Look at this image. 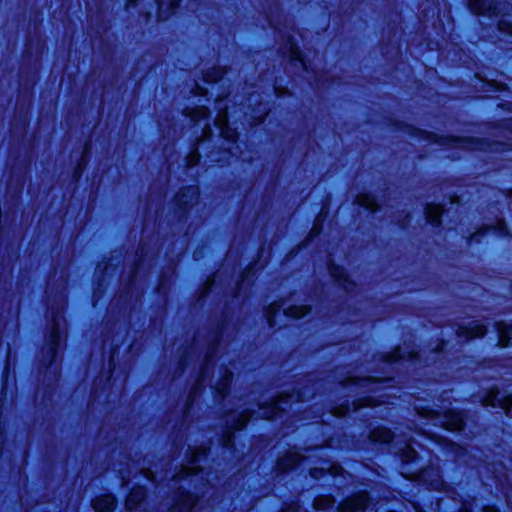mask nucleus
I'll return each mask as SVG.
<instances>
[{
	"instance_id": "nucleus-1",
	"label": "nucleus",
	"mask_w": 512,
	"mask_h": 512,
	"mask_svg": "<svg viewBox=\"0 0 512 512\" xmlns=\"http://www.w3.org/2000/svg\"><path fill=\"white\" fill-rule=\"evenodd\" d=\"M376 356L381 367H377L373 371L379 375H354L348 372L337 381L338 386L343 389L356 388L364 391L353 400L350 399V396L344 395L340 406L349 408L352 405L354 409H375L384 406L388 403L389 396L382 390L395 381L396 366L406 361L416 364L421 360L419 350L405 351L399 344L394 345L389 351L375 354L373 358Z\"/></svg>"
},
{
	"instance_id": "nucleus-2",
	"label": "nucleus",
	"mask_w": 512,
	"mask_h": 512,
	"mask_svg": "<svg viewBox=\"0 0 512 512\" xmlns=\"http://www.w3.org/2000/svg\"><path fill=\"white\" fill-rule=\"evenodd\" d=\"M317 379L312 372H297L290 376V387L283 389L276 394L272 395L260 405L264 409L263 413L255 411L248 412H232L224 411L214 414L197 413L190 414L183 411L181 413L170 414L164 413H145V412H130V413H103V414H90L89 412H77L74 416H326L325 413H305L293 412L290 413L286 410L287 407L293 404L306 403L312 400L315 396V386Z\"/></svg>"
},
{
	"instance_id": "nucleus-3",
	"label": "nucleus",
	"mask_w": 512,
	"mask_h": 512,
	"mask_svg": "<svg viewBox=\"0 0 512 512\" xmlns=\"http://www.w3.org/2000/svg\"><path fill=\"white\" fill-rule=\"evenodd\" d=\"M388 126L396 132L430 145H439L446 150L466 152H511L512 144L498 139L454 134H438L397 118H389Z\"/></svg>"
},
{
	"instance_id": "nucleus-4",
	"label": "nucleus",
	"mask_w": 512,
	"mask_h": 512,
	"mask_svg": "<svg viewBox=\"0 0 512 512\" xmlns=\"http://www.w3.org/2000/svg\"><path fill=\"white\" fill-rule=\"evenodd\" d=\"M63 308L55 306L51 308V317L48 320L47 328L44 334V343L41 347V358L36 364L37 381L42 377V388L44 392L52 388L51 376L59 374V360L63 341L65 339V330L61 326L60 320L63 318Z\"/></svg>"
},
{
	"instance_id": "nucleus-5",
	"label": "nucleus",
	"mask_w": 512,
	"mask_h": 512,
	"mask_svg": "<svg viewBox=\"0 0 512 512\" xmlns=\"http://www.w3.org/2000/svg\"><path fill=\"white\" fill-rule=\"evenodd\" d=\"M224 332V322L218 321L213 328V338L209 341L204 355V359L200 363L193 383L190 385L187 393L188 400H194L198 395L205 391L207 387L206 380L212 377L209 366L216 356L219 342Z\"/></svg>"
},
{
	"instance_id": "nucleus-6",
	"label": "nucleus",
	"mask_w": 512,
	"mask_h": 512,
	"mask_svg": "<svg viewBox=\"0 0 512 512\" xmlns=\"http://www.w3.org/2000/svg\"><path fill=\"white\" fill-rule=\"evenodd\" d=\"M480 401L485 407L499 410L490 416H512L511 391H505L498 385L493 384L481 390Z\"/></svg>"
},
{
	"instance_id": "nucleus-7",
	"label": "nucleus",
	"mask_w": 512,
	"mask_h": 512,
	"mask_svg": "<svg viewBox=\"0 0 512 512\" xmlns=\"http://www.w3.org/2000/svg\"><path fill=\"white\" fill-rule=\"evenodd\" d=\"M200 196V189L195 184L182 185L172 197V208L179 223L186 222Z\"/></svg>"
},
{
	"instance_id": "nucleus-8",
	"label": "nucleus",
	"mask_w": 512,
	"mask_h": 512,
	"mask_svg": "<svg viewBox=\"0 0 512 512\" xmlns=\"http://www.w3.org/2000/svg\"><path fill=\"white\" fill-rule=\"evenodd\" d=\"M208 449L204 447H198L191 450V459L189 465L182 466L179 473L175 476L177 481L190 479V482H194V489L199 491V486H204V481L209 482V473L204 472V469L197 465V463L204 457H206Z\"/></svg>"
},
{
	"instance_id": "nucleus-9",
	"label": "nucleus",
	"mask_w": 512,
	"mask_h": 512,
	"mask_svg": "<svg viewBox=\"0 0 512 512\" xmlns=\"http://www.w3.org/2000/svg\"><path fill=\"white\" fill-rule=\"evenodd\" d=\"M279 54L293 69H301L305 73L315 72L311 68L309 58L301 49L298 41L290 34L286 36L285 42L279 48Z\"/></svg>"
},
{
	"instance_id": "nucleus-10",
	"label": "nucleus",
	"mask_w": 512,
	"mask_h": 512,
	"mask_svg": "<svg viewBox=\"0 0 512 512\" xmlns=\"http://www.w3.org/2000/svg\"><path fill=\"white\" fill-rule=\"evenodd\" d=\"M325 266L332 284L337 289L348 295L357 289L358 284L356 280L353 279L349 270L343 264L337 263L333 258L328 257Z\"/></svg>"
},
{
	"instance_id": "nucleus-11",
	"label": "nucleus",
	"mask_w": 512,
	"mask_h": 512,
	"mask_svg": "<svg viewBox=\"0 0 512 512\" xmlns=\"http://www.w3.org/2000/svg\"><path fill=\"white\" fill-rule=\"evenodd\" d=\"M235 374L225 363L219 368L217 380L209 386L213 401L216 404H223L232 392Z\"/></svg>"
},
{
	"instance_id": "nucleus-12",
	"label": "nucleus",
	"mask_w": 512,
	"mask_h": 512,
	"mask_svg": "<svg viewBox=\"0 0 512 512\" xmlns=\"http://www.w3.org/2000/svg\"><path fill=\"white\" fill-rule=\"evenodd\" d=\"M487 333L488 327L481 320H473L468 324H458L454 330L455 336L464 343L482 340Z\"/></svg>"
},
{
	"instance_id": "nucleus-13",
	"label": "nucleus",
	"mask_w": 512,
	"mask_h": 512,
	"mask_svg": "<svg viewBox=\"0 0 512 512\" xmlns=\"http://www.w3.org/2000/svg\"><path fill=\"white\" fill-rule=\"evenodd\" d=\"M468 11L474 16L496 18L501 14V3L498 0H464Z\"/></svg>"
},
{
	"instance_id": "nucleus-14",
	"label": "nucleus",
	"mask_w": 512,
	"mask_h": 512,
	"mask_svg": "<svg viewBox=\"0 0 512 512\" xmlns=\"http://www.w3.org/2000/svg\"><path fill=\"white\" fill-rule=\"evenodd\" d=\"M446 212L445 205L441 202L431 201L425 203L423 207V215L425 223L436 232L444 229V214Z\"/></svg>"
},
{
	"instance_id": "nucleus-15",
	"label": "nucleus",
	"mask_w": 512,
	"mask_h": 512,
	"mask_svg": "<svg viewBox=\"0 0 512 512\" xmlns=\"http://www.w3.org/2000/svg\"><path fill=\"white\" fill-rule=\"evenodd\" d=\"M112 257L105 258L102 262H99L95 268V288L93 296L96 297L98 293H104L107 288L108 270L115 271L117 269V263H113Z\"/></svg>"
},
{
	"instance_id": "nucleus-16",
	"label": "nucleus",
	"mask_w": 512,
	"mask_h": 512,
	"mask_svg": "<svg viewBox=\"0 0 512 512\" xmlns=\"http://www.w3.org/2000/svg\"><path fill=\"white\" fill-rule=\"evenodd\" d=\"M493 328L497 338L496 346L499 349L512 347V320H496Z\"/></svg>"
},
{
	"instance_id": "nucleus-17",
	"label": "nucleus",
	"mask_w": 512,
	"mask_h": 512,
	"mask_svg": "<svg viewBox=\"0 0 512 512\" xmlns=\"http://www.w3.org/2000/svg\"><path fill=\"white\" fill-rule=\"evenodd\" d=\"M156 4V16L159 22H166L176 16L181 8L183 0H154Z\"/></svg>"
},
{
	"instance_id": "nucleus-18",
	"label": "nucleus",
	"mask_w": 512,
	"mask_h": 512,
	"mask_svg": "<svg viewBox=\"0 0 512 512\" xmlns=\"http://www.w3.org/2000/svg\"><path fill=\"white\" fill-rule=\"evenodd\" d=\"M112 379H107L103 370H100L91 380L89 388V400L91 402L100 401L108 389Z\"/></svg>"
},
{
	"instance_id": "nucleus-19",
	"label": "nucleus",
	"mask_w": 512,
	"mask_h": 512,
	"mask_svg": "<svg viewBox=\"0 0 512 512\" xmlns=\"http://www.w3.org/2000/svg\"><path fill=\"white\" fill-rule=\"evenodd\" d=\"M329 216V206L326 202H322L319 211L314 217L312 227L306 236L307 241L319 238L324 231V223Z\"/></svg>"
},
{
	"instance_id": "nucleus-20",
	"label": "nucleus",
	"mask_w": 512,
	"mask_h": 512,
	"mask_svg": "<svg viewBox=\"0 0 512 512\" xmlns=\"http://www.w3.org/2000/svg\"><path fill=\"white\" fill-rule=\"evenodd\" d=\"M369 503L367 492H361L351 498L346 499L338 506V512H362Z\"/></svg>"
},
{
	"instance_id": "nucleus-21",
	"label": "nucleus",
	"mask_w": 512,
	"mask_h": 512,
	"mask_svg": "<svg viewBox=\"0 0 512 512\" xmlns=\"http://www.w3.org/2000/svg\"><path fill=\"white\" fill-rule=\"evenodd\" d=\"M219 137L223 142L230 145V147H219V153L228 157L233 156L232 147L235 146L240 139V133L237 128L231 127L230 125L221 127L219 130Z\"/></svg>"
},
{
	"instance_id": "nucleus-22",
	"label": "nucleus",
	"mask_w": 512,
	"mask_h": 512,
	"mask_svg": "<svg viewBox=\"0 0 512 512\" xmlns=\"http://www.w3.org/2000/svg\"><path fill=\"white\" fill-rule=\"evenodd\" d=\"M227 72V66L214 64L201 71V80L206 85H215L223 80Z\"/></svg>"
},
{
	"instance_id": "nucleus-23",
	"label": "nucleus",
	"mask_w": 512,
	"mask_h": 512,
	"mask_svg": "<svg viewBox=\"0 0 512 512\" xmlns=\"http://www.w3.org/2000/svg\"><path fill=\"white\" fill-rule=\"evenodd\" d=\"M487 236L494 235L500 239L512 240V231L503 217H496L493 224H484Z\"/></svg>"
},
{
	"instance_id": "nucleus-24",
	"label": "nucleus",
	"mask_w": 512,
	"mask_h": 512,
	"mask_svg": "<svg viewBox=\"0 0 512 512\" xmlns=\"http://www.w3.org/2000/svg\"><path fill=\"white\" fill-rule=\"evenodd\" d=\"M354 204L367 211L368 213H373L377 211L378 208V200L377 196L372 191H363L360 192L355 200Z\"/></svg>"
},
{
	"instance_id": "nucleus-25",
	"label": "nucleus",
	"mask_w": 512,
	"mask_h": 512,
	"mask_svg": "<svg viewBox=\"0 0 512 512\" xmlns=\"http://www.w3.org/2000/svg\"><path fill=\"white\" fill-rule=\"evenodd\" d=\"M198 499L191 493H181L172 506L171 512H192L197 506Z\"/></svg>"
},
{
	"instance_id": "nucleus-26",
	"label": "nucleus",
	"mask_w": 512,
	"mask_h": 512,
	"mask_svg": "<svg viewBox=\"0 0 512 512\" xmlns=\"http://www.w3.org/2000/svg\"><path fill=\"white\" fill-rule=\"evenodd\" d=\"M90 147V142L86 141L83 146V151L81 152L79 158L77 159L73 170H72V181L78 182L89 163V156L87 154V150Z\"/></svg>"
},
{
	"instance_id": "nucleus-27",
	"label": "nucleus",
	"mask_w": 512,
	"mask_h": 512,
	"mask_svg": "<svg viewBox=\"0 0 512 512\" xmlns=\"http://www.w3.org/2000/svg\"><path fill=\"white\" fill-rule=\"evenodd\" d=\"M304 457L297 451H289L277 460L276 466L281 472L288 471L297 466Z\"/></svg>"
},
{
	"instance_id": "nucleus-28",
	"label": "nucleus",
	"mask_w": 512,
	"mask_h": 512,
	"mask_svg": "<svg viewBox=\"0 0 512 512\" xmlns=\"http://www.w3.org/2000/svg\"><path fill=\"white\" fill-rule=\"evenodd\" d=\"M146 498V492L143 487H135L129 493L126 499V508L129 512L137 510Z\"/></svg>"
},
{
	"instance_id": "nucleus-29",
	"label": "nucleus",
	"mask_w": 512,
	"mask_h": 512,
	"mask_svg": "<svg viewBox=\"0 0 512 512\" xmlns=\"http://www.w3.org/2000/svg\"><path fill=\"white\" fill-rule=\"evenodd\" d=\"M343 468L337 464H329L327 462L324 463L321 467H314L310 470L311 477L315 479H319L323 477L326 473H329L333 476H339L343 473Z\"/></svg>"
},
{
	"instance_id": "nucleus-30",
	"label": "nucleus",
	"mask_w": 512,
	"mask_h": 512,
	"mask_svg": "<svg viewBox=\"0 0 512 512\" xmlns=\"http://www.w3.org/2000/svg\"><path fill=\"white\" fill-rule=\"evenodd\" d=\"M116 501L113 495H103L92 501V507L97 512H113Z\"/></svg>"
},
{
	"instance_id": "nucleus-31",
	"label": "nucleus",
	"mask_w": 512,
	"mask_h": 512,
	"mask_svg": "<svg viewBox=\"0 0 512 512\" xmlns=\"http://www.w3.org/2000/svg\"><path fill=\"white\" fill-rule=\"evenodd\" d=\"M279 312L280 305L276 302H273L263 308V319L270 329H274L277 326Z\"/></svg>"
},
{
	"instance_id": "nucleus-32",
	"label": "nucleus",
	"mask_w": 512,
	"mask_h": 512,
	"mask_svg": "<svg viewBox=\"0 0 512 512\" xmlns=\"http://www.w3.org/2000/svg\"><path fill=\"white\" fill-rule=\"evenodd\" d=\"M413 416H458V417H461V416H484V415L480 414L478 412L448 409L444 412H439L436 410H431L429 413L417 412Z\"/></svg>"
},
{
	"instance_id": "nucleus-33",
	"label": "nucleus",
	"mask_w": 512,
	"mask_h": 512,
	"mask_svg": "<svg viewBox=\"0 0 512 512\" xmlns=\"http://www.w3.org/2000/svg\"><path fill=\"white\" fill-rule=\"evenodd\" d=\"M171 286V276L161 270L157 277V283L153 292L159 296H166Z\"/></svg>"
},
{
	"instance_id": "nucleus-34",
	"label": "nucleus",
	"mask_w": 512,
	"mask_h": 512,
	"mask_svg": "<svg viewBox=\"0 0 512 512\" xmlns=\"http://www.w3.org/2000/svg\"><path fill=\"white\" fill-rule=\"evenodd\" d=\"M11 373V364L9 360L6 359L0 377V401L7 396Z\"/></svg>"
},
{
	"instance_id": "nucleus-35",
	"label": "nucleus",
	"mask_w": 512,
	"mask_h": 512,
	"mask_svg": "<svg viewBox=\"0 0 512 512\" xmlns=\"http://www.w3.org/2000/svg\"><path fill=\"white\" fill-rule=\"evenodd\" d=\"M476 365L482 370L493 371L502 366V359L499 356H483L477 362Z\"/></svg>"
},
{
	"instance_id": "nucleus-36",
	"label": "nucleus",
	"mask_w": 512,
	"mask_h": 512,
	"mask_svg": "<svg viewBox=\"0 0 512 512\" xmlns=\"http://www.w3.org/2000/svg\"><path fill=\"white\" fill-rule=\"evenodd\" d=\"M257 271V261H250L239 273L236 281V289H239L243 283L249 278L253 279Z\"/></svg>"
},
{
	"instance_id": "nucleus-37",
	"label": "nucleus",
	"mask_w": 512,
	"mask_h": 512,
	"mask_svg": "<svg viewBox=\"0 0 512 512\" xmlns=\"http://www.w3.org/2000/svg\"><path fill=\"white\" fill-rule=\"evenodd\" d=\"M309 312V307L303 304H293L284 310V316L292 320H300Z\"/></svg>"
},
{
	"instance_id": "nucleus-38",
	"label": "nucleus",
	"mask_w": 512,
	"mask_h": 512,
	"mask_svg": "<svg viewBox=\"0 0 512 512\" xmlns=\"http://www.w3.org/2000/svg\"><path fill=\"white\" fill-rule=\"evenodd\" d=\"M369 438L375 443H389L393 440V433L389 429L378 427L370 432Z\"/></svg>"
},
{
	"instance_id": "nucleus-39",
	"label": "nucleus",
	"mask_w": 512,
	"mask_h": 512,
	"mask_svg": "<svg viewBox=\"0 0 512 512\" xmlns=\"http://www.w3.org/2000/svg\"><path fill=\"white\" fill-rule=\"evenodd\" d=\"M448 345V340L444 337H438L436 339L435 345L430 348L429 353L433 356V363H441V356L446 352V346Z\"/></svg>"
},
{
	"instance_id": "nucleus-40",
	"label": "nucleus",
	"mask_w": 512,
	"mask_h": 512,
	"mask_svg": "<svg viewBox=\"0 0 512 512\" xmlns=\"http://www.w3.org/2000/svg\"><path fill=\"white\" fill-rule=\"evenodd\" d=\"M207 107L200 105L191 109H186L184 115L190 119L191 122H198L206 117Z\"/></svg>"
},
{
	"instance_id": "nucleus-41",
	"label": "nucleus",
	"mask_w": 512,
	"mask_h": 512,
	"mask_svg": "<svg viewBox=\"0 0 512 512\" xmlns=\"http://www.w3.org/2000/svg\"><path fill=\"white\" fill-rule=\"evenodd\" d=\"M487 236L484 224H481L476 228L474 232L469 233L465 237V242L468 246L473 244H480L482 239Z\"/></svg>"
},
{
	"instance_id": "nucleus-42",
	"label": "nucleus",
	"mask_w": 512,
	"mask_h": 512,
	"mask_svg": "<svg viewBox=\"0 0 512 512\" xmlns=\"http://www.w3.org/2000/svg\"><path fill=\"white\" fill-rule=\"evenodd\" d=\"M190 364V356L188 354L187 349L181 353L179 356L175 370H174V377L181 376L185 373L186 369L188 368Z\"/></svg>"
},
{
	"instance_id": "nucleus-43",
	"label": "nucleus",
	"mask_w": 512,
	"mask_h": 512,
	"mask_svg": "<svg viewBox=\"0 0 512 512\" xmlns=\"http://www.w3.org/2000/svg\"><path fill=\"white\" fill-rule=\"evenodd\" d=\"M117 353H118L117 346L112 347L110 350L109 358H108V369L104 372V374L107 376V379H112L114 372L117 369V366H118V360L116 357Z\"/></svg>"
},
{
	"instance_id": "nucleus-44",
	"label": "nucleus",
	"mask_w": 512,
	"mask_h": 512,
	"mask_svg": "<svg viewBox=\"0 0 512 512\" xmlns=\"http://www.w3.org/2000/svg\"><path fill=\"white\" fill-rule=\"evenodd\" d=\"M496 29L499 34L512 38V20L506 18H499L496 22Z\"/></svg>"
},
{
	"instance_id": "nucleus-45",
	"label": "nucleus",
	"mask_w": 512,
	"mask_h": 512,
	"mask_svg": "<svg viewBox=\"0 0 512 512\" xmlns=\"http://www.w3.org/2000/svg\"><path fill=\"white\" fill-rule=\"evenodd\" d=\"M397 453H400V457L403 462H411L417 457L416 450L408 443L405 444L403 448L399 449Z\"/></svg>"
},
{
	"instance_id": "nucleus-46",
	"label": "nucleus",
	"mask_w": 512,
	"mask_h": 512,
	"mask_svg": "<svg viewBox=\"0 0 512 512\" xmlns=\"http://www.w3.org/2000/svg\"><path fill=\"white\" fill-rule=\"evenodd\" d=\"M335 500L331 496H320L314 500V507L318 510H325L333 507Z\"/></svg>"
},
{
	"instance_id": "nucleus-47",
	"label": "nucleus",
	"mask_w": 512,
	"mask_h": 512,
	"mask_svg": "<svg viewBox=\"0 0 512 512\" xmlns=\"http://www.w3.org/2000/svg\"><path fill=\"white\" fill-rule=\"evenodd\" d=\"M411 221L412 213L410 211H404L397 219L396 225L400 230L406 231L410 227Z\"/></svg>"
},
{
	"instance_id": "nucleus-48",
	"label": "nucleus",
	"mask_w": 512,
	"mask_h": 512,
	"mask_svg": "<svg viewBox=\"0 0 512 512\" xmlns=\"http://www.w3.org/2000/svg\"><path fill=\"white\" fill-rule=\"evenodd\" d=\"M480 80L482 81L483 86L487 88L489 91L503 92L506 89L505 84L500 83L496 80H489L484 78H480Z\"/></svg>"
},
{
	"instance_id": "nucleus-49",
	"label": "nucleus",
	"mask_w": 512,
	"mask_h": 512,
	"mask_svg": "<svg viewBox=\"0 0 512 512\" xmlns=\"http://www.w3.org/2000/svg\"><path fill=\"white\" fill-rule=\"evenodd\" d=\"M338 81L339 77L335 75H328L326 72L323 75L316 77V82L322 86H332L337 84Z\"/></svg>"
},
{
	"instance_id": "nucleus-50",
	"label": "nucleus",
	"mask_w": 512,
	"mask_h": 512,
	"mask_svg": "<svg viewBox=\"0 0 512 512\" xmlns=\"http://www.w3.org/2000/svg\"><path fill=\"white\" fill-rule=\"evenodd\" d=\"M200 161V155L197 153H189L185 158L187 168H194Z\"/></svg>"
},
{
	"instance_id": "nucleus-51",
	"label": "nucleus",
	"mask_w": 512,
	"mask_h": 512,
	"mask_svg": "<svg viewBox=\"0 0 512 512\" xmlns=\"http://www.w3.org/2000/svg\"><path fill=\"white\" fill-rule=\"evenodd\" d=\"M30 42H31L30 39L28 37H26L25 43H24V48L22 51L23 60L31 61L33 58V50H32V47L30 46Z\"/></svg>"
},
{
	"instance_id": "nucleus-52",
	"label": "nucleus",
	"mask_w": 512,
	"mask_h": 512,
	"mask_svg": "<svg viewBox=\"0 0 512 512\" xmlns=\"http://www.w3.org/2000/svg\"><path fill=\"white\" fill-rule=\"evenodd\" d=\"M470 368L466 366L458 367L455 371V375L460 382H465L468 379Z\"/></svg>"
},
{
	"instance_id": "nucleus-53",
	"label": "nucleus",
	"mask_w": 512,
	"mask_h": 512,
	"mask_svg": "<svg viewBox=\"0 0 512 512\" xmlns=\"http://www.w3.org/2000/svg\"><path fill=\"white\" fill-rule=\"evenodd\" d=\"M234 431L227 430L223 436V446L227 449L233 447Z\"/></svg>"
},
{
	"instance_id": "nucleus-54",
	"label": "nucleus",
	"mask_w": 512,
	"mask_h": 512,
	"mask_svg": "<svg viewBox=\"0 0 512 512\" xmlns=\"http://www.w3.org/2000/svg\"><path fill=\"white\" fill-rule=\"evenodd\" d=\"M304 246V242H300L296 246L292 247L286 254V259H290L298 254L300 249Z\"/></svg>"
},
{
	"instance_id": "nucleus-55",
	"label": "nucleus",
	"mask_w": 512,
	"mask_h": 512,
	"mask_svg": "<svg viewBox=\"0 0 512 512\" xmlns=\"http://www.w3.org/2000/svg\"><path fill=\"white\" fill-rule=\"evenodd\" d=\"M450 419L453 420V423H452V425H453L452 429L453 430L460 431V430L463 429V427H464L463 419L464 418L458 417V418H450Z\"/></svg>"
},
{
	"instance_id": "nucleus-56",
	"label": "nucleus",
	"mask_w": 512,
	"mask_h": 512,
	"mask_svg": "<svg viewBox=\"0 0 512 512\" xmlns=\"http://www.w3.org/2000/svg\"><path fill=\"white\" fill-rule=\"evenodd\" d=\"M250 418H245V417H242V418H235V430H242L245 426H246V423H247V420H249Z\"/></svg>"
},
{
	"instance_id": "nucleus-57",
	"label": "nucleus",
	"mask_w": 512,
	"mask_h": 512,
	"mask_svg": "<svg viewBox=\"0 0 512 512\" xmlns=\"http://www.w3.org/2000/svg\"><path fill=\"white\" fill-rule=\"evenodd\" d=\"M207 90L203 87V86H200V85H195L194 88L192 89V93L194 96H204L206 94Z\"/></svg>"
},
{
	"instance_id": "nucleus-58",
	"label": "nucleus",
	"mask_w": 512,
	"mask_h": 512,
	"mask_svg": "<svg viewBox=\"0 0 512 512\" xmlns=\"http://www.w3.org/2000/svg\"><path fill=\"white\" fill-rule=\"evenodd\" d=\"M497 107L503 111H511V103L507 101H503L497 104Z\"/></svg>"
},
{
	"instance_id": "nucleus-59",
	"label": "nucleus",
	"mask_w": 512,
	"mask_h": 512,
	"mask_svg": "<svg viewBox=\"0 0 512 512\" xmlns=\"http://www.w3.org/2000/svg\"><path fill=\"white\" fill-rule=\"evenodd\" d=\"M361 416H401L400 414H391V413H364Z\"/></svg>"
},
{
	"instance_id": "nucleus-60",
	"label": "nucleus",
	"mask_w": 512,
	"mask_h": 512,
	"mask_svg": "<svg viewBox=\"0 0 512 512\" xmlns=\"http://www.w3.org/2000/svg\"><path fill=\"white\" fill-rule=\"evenodd\" d=\"M266 114H267L266 112H262V113H261L260 115H258V116H257V115H254V116H253V120H254V122H255L256 124H260V123H262V122L264 121V119H265Z\"/></svg>"
},
{
	"instance_id": "nucleus-61",
	"label": "nucleus",
	"mask_w": 512,
	"mask_h": 512,
	"mask_svg": "<svg viewBox=\"0 0 512 512\" xmlns=\"http://www.w3.org/2000/svg\"><path fill=\"white\" fill-rule=\"evenodd\" d=\"M261 104H262L261 100H257V101L254 103V105H252V107H251V111H252L254 114H256V113L260 112L259 107L261 106Z\"/></svg>"
},
{
	"instance_id": "nucleus-62",
	"label": "nucleus",
	"mask_w": 512,
	"mask_h": 512,
	"mask_svg": "<svg viewBox=\"0 0 512 512\" xmlns=\"http://www.w3.org/2000/svg\"><path fill=\"white\" fill-rule=\"evenodd\" d=\"M138 3V0H125V7L128 9L130 7H135Z\"/></svg>"
},
{
	"instance_id": "nucleus-63",
	"label": "nucleus",
	"mask_w": 512,
	"mask_h": 512,
	"mask_svg": "<svg viewBox=\"0 0 512 512\" xmlns=\"http://www.w3.org/2000/svg\"><path fill=\"white\" fill-rule=\"evenodd\" d=\"M299 507L297 504H293L291 505L289 508H287L286 510H283V512H299Z\"/></svg>"
},
{
	"instance_id": "nucleus-64",
	"label": "nucleus",
	"mask_w": 512,
	"mask_h": 512,
	"mask_svg": "<svg viewBox=\"0 0 512 512\" xmlns=\"http://www.w3.org/2000/svg\"><path fill=\"white\" fill-rule=\"evenodd\" d=\"M483 512H499L495 507L492 506H485L483 508Z\"/></svg>"
}]
</instances>
